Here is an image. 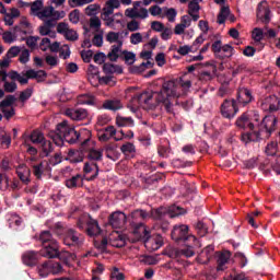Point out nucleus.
<instances>
[{"mask_svg": "<svg viewBox=\"0 0 280 280\" xmlns=\"http://www.w3.org/2000/svg\"><path fill=\"white\" fill-rule=\"evenodd\" d=\"M237 128L249 130L247 133L242 135V141H266L277 130V117L272 115L265 116L261 124L258 125V130L255 129V124L248 118V114H243L236 120Z\"/></svg>", "mask_w": 280, "mask_h": 280, "instance_id": "1", "label": "nucleus"}, {"mask_svg": "<svg viewBox=\"0 0 280 280\" xmlns=\"http://www.w3.org/2000/svg\"><path fill=\"white\" fill-rule=\"evenodd\" d=\"M191 89V81L183 78L164 81L159 92H155V101L163 104L166 113H172V97H182Z\"/></svg>", "mask_w": 280, "mask_h": 280, "instance_id": "2", "label": "nucleus"}, {"mask_svg": "<svg viewBox=\"0 0 280 280\" xmlns=\"http://www.w3.org/2000/svg\"><path fill=\"white\" fill-rule=\"evenodd\" d=\"M51 141H91V130L83 129L77 131L74 128L69 127L67 120L57 125L56 131L48 133Z\"/></svg>", "mask_w": 280, "mask_h": 280, "instance_id": "3", "label": "nucleus"}, {"mask_svg": "<svg viewBox=\"0 0 280 280\" xmlns=\"http://www.w3.org/2000/svg\"><path fill=\"white\" fill-rule=\"evenodd\" d=\"M152 213H154V210H151L150 212L143 210V209H137L133 210L130 213V225L133 229V235L136 237H148V228H145V220H150L152 218Z\"/></svg>", "mask_w": 280, "mask_h": 280, "instance_id": "4", "label": "nucleus"}, {"mask_svg": "<svg viewBox=\"0 0 280 280\" xmlns=\"http://www.w3.org/2000/svg\"><path fill=\"white\" fill-rule=\"evenodd\" d=\"M57 226L63 233L62 240L66 246H69V248H82L84 246V235L73 229H65L60 223Z\"/></svg>", "mask_w": 280, "mask_h": 280, "instance_id": "5", "label": "nucleus"}, {"mask_svg": "<svg viewBox=\"0 0 280 280\" xmlns=\"http://www.w3.org/2000/svg\"><path fill=\"white\" fill-rule=\"evenodd\" d=\"M185 211L178 206H171L170 208L161 207L152 212L153 220H163V218H178Z\"/></svg>", "mask_w": 280, "mask_h": 280, "instance_id": "6", "label": "nucleus"}, {"mask_svg": "<svg viewBox=\"0 0 280 280\" xmlns=\"http://www.w3.org/2000/svg\"><path fill=\"white\" fill-rule=\"evenodd\" d=\"M36 16L40 19V21H55L58 23L60 19H65L67 13L65 11H56L54 7H45L40 10V12L36 13Z\"/></svg>", "mask_w": 280, "mask_h": 280, "instance_id": "7", "label": "nucleus"}, {"mask_svg": "<svg viewBox=\"0 0 280 280\" xmlns=\"http://www.w3.org/2000/svg\"><path fill=\"white\" fill-rule=\"evenodd\" d=\"M108 244L114 248H124V246H126V236L117 231H114L108 237L102 240L101 248H106Z\"/></svg>", "mask_w": 280, "mask_h": 280, "instance_id": "8", "label": "nucleus"}, {"mask_svg": "<svg viewBox=\"0 0 280 280\" xmlns=\"http://www.w3.org/2000/svg\"><path fill=\"white\" fill-rule=\"evenodd\" d=\"M171 237L175 242H196V236L189 235V226L187 225H175L171 233Z\"/></svg>", "mask_w": 280, "mask_h": 280, "instance_id": "9", "label": "nucleus"}, {"mask_svg": "<svg viewBox=\"0 0 280 280\" xmlns=\"http://www.w3.org/2000/svg\"><path fill=\"white\" fill-rule=\"evenodd\" d=\"M221 115L224 119H233L240 108H237V101L235 100H225L220 107Z\"/></svg>", "mask_w": 280, "mask_h": 280, "instance_id": "10", "label": "nucleus"}, {"mask_svg": "<svg viewBox=\"0 0 280 280\" xmlns=\"http://www.w3.org/2000/svg\"><path fill=\"white\" fill-rule=\"evenodd\" d=\"M260 108L265 113H277L280 108V100L277 97V95H270L265 97L260 102Z\"/></svg>", "mask_w": 280, "mask_h": 280, "instance_id": "11", "label": "nucleus"}, {"mask_svg": "<svg viewBox=\"0 0 280 280\" xmlns=\"http://www.w3.org/2000/svg\"><path fill=\"white\" fill-rule=\"evenodd\" d=\"M149 236H140L136 237V241L139 242V240H143L145 248L149 250H159L163 246V236L156 235L153 237H150V231H148Z\"/></svg>", "mask_w": 280, "mask_h": 280, "instance_id": "12", "label": "nucleus"}, {"mask_svg": "<svg viewBox=\"0 0 280 280\" xmlns=\"http://www.w3.org/2000/svg\"><path fill=\"white\" fill-rule=\"evenodd\" d=\"M121 5V2L119 0H108L101 13L102 21L106 22V19H112L113 16H119V13L115 14V10Z\"/></svg>", "mask_w": 280, "mask_h": 280, "instance_id": "13", "label": "nucleus"}, {"mask_svg": "<svg viewBox=\"0 0 280 280\" xmlns=\"http://www.w3.org/2000/svg\"><path fill=\"white\" fill-rule=\"evenodd\" d=\"M57 32H58V34H62V36H65L66 40H70V43H75V40H78V38L80 37L78 35V32L73 28H70L69 24H67L65 22H60L57 25Z\"/></svg>", "mask_w": 280, "mask_h": 280, "instance_id": "14", "label": "nucleus"}, {"mask_svg": "<svg viewBox=\"0 0 280 280\" xmlns=\"http://www.w3.org/2000/svg\"><path fill=\"white\" fill-rule=\"evenodd\" d=\"M156 92H142L140 94H137L133 96L132 101L137 102L139 106H145V108H154V105L152 104L153 97L156 98Z\"/></svg>", "mask_w": 280, "mask_h": 280, "instance_id": "15", "label": "nucleus"}, {"mask_svg": "<svg viewBox=\"0 0 280 280\" xmlns=\"http://www.w3.org/2000/svg\"><path fill=\"white\" fill-rule=\"evenodd\" d=\"M9 78H10V80L19 81L21 84H27L30 82V80H35L36 70L30 69L24 73V75H21V73L16 72L14 70H11L9 72Z\"/></svg>", "mask_w": 280, "mask_h": 280, "instance_id": "16", "label": "nucleus"}, {"mask_svg": "<svg viewBox=\"0 0 280 280\" xmlns=\"http://www.w3.org/2000/svg\"><path fill=\"white\" fill-rule=\"evenodd\" d=\"M128 217L122 211H115L109 215V224L113 229H124Z\"/></svg>", "mask_w": 280, "mask_h": 280, "instance_id": "17", "label": "nucleus"}, {"mask_svg": "<svg viewBox=\"0 0 280 280\" xmlns=\"http://www.w3.org/2000/svg\"><path fill=\"white\" fill-rule=\"evenodd\" d=\"M59 255L60 246L58 245V242L43 245V248L40 249V256L47 257L48 259H56V257H59Z\"/></svg>", "mask_w": 280, "mask_h": 280, "instance_id": "18", "label": "nucleus"}, {"mask_svg": "<svg viewBox=\"0 0 280 280\" xmlns=\"http://www.w3.org/2000/svg\"><path fill=\"white\" fill-rule=\"evenodd\" d=\"M65 115L73 121H84L89 117V112L85 108H68Z\"/></svg>", "mask_w": 280, "mask_h": 280, "instance_id": "19", "label": "nucleus"}, {"mask_svg": "<svg viewBox=\"0 0 280 280\" xmlns=\"http://www.w3.org/2000/svg\"><path fill=\"white\" fill-rule=\"evenodd\" d=\"M253 100H255V97H253V92H250V90L246 88L238 89L236 103H238L241 106H246L250 104Z\"/></svg>", "mask_w": 280, "mask_h": 280, "instance_id": "20", "label": "nucleus"}, {"mask_svg": "<svg viewBox=\"0 0 280 280\" xmlns=\"http://www.w3.org/2000/svg\"><path fill=\"white\" fill-rule=\"evenodd\" d=\"M257 19L264 21L265 23H270V9L268 8V2L266 0L259 2L258 4Z\"/></svg>", "mask_w": 280, "mask_h": 280, "instance_id": "21", "label": "nucleus"}, {"mask_svg": "<svg viewBox=\"0 0 280 280\" xmlns=\"http://www.w3.org/2000/svg\"><path fill=\"white\" fill-rule=\"evenodd\" d=\"M86 233L90 237H95V235H100L102 233V228H100V223L97 220L89 217L86 221Z\"/></svg>", "mask_w": 280, "mask_h": 280, "instance_id": "22", "label": "nucleus"}, {"mask_svg": "<svg viewBox=\"0 0 280 280\" xmlns=\"http://www.w3.org/2000/svg\"><path fill=\"white\" fill-rule=\"evenodd\" d=\"M83 172L91 175L89 180H95L100 174V166H97V163H85Z\"/></svg>", "mask_w": 280, "mask_h": 280, "instance_id": "23", "label": "nucleus"}, {"mask_svg": "<svg viewBox=\"0 0 280 280\" xmlns=\"http://www.w3.org/2000/svg\"><path fill=\"white\" fill-rule=\"evenodd\" d=\"M188 14L195 22L200 19V4L196 0L188 3Z\"/></svg>", "mask_w": 280, "mask_h": 280, "instance_id": "24", "label": "nucleus"}, {"mask_svg": "<svg viewBox=\"0 0 280 280\" xmlns=\"http://www.w3.org/2000/svg\"><path fill=\"white\" fill-rule=\"evenodd\" d=\"M122 45L124 43L119 42L117 45L112 46L110 51L107 54V58L110 60V62H117L119 59V54H121Z\"/></svg>", "mask_w": 280, "mask_h": 280, "instance_id": "25", "label": "nucleus"}, {"mask_svg": "<svg viewBox=\"0 0 280 280\" xmlns=\"http://www.w3.org/2000/svg\"><path fill=\"white\" fill-rule=\"evenodd\" d=\"M55 20H46L42 26H39V34L40 36H47L51 34V28L56 27Z\"/></svg>", "mask_w": 280, "mask_h": 280, "instance_id": "26", "label": "nucleus"}, {"mask_svg": "<svg viewBox=\"0 0 280 280\" xmlns=\"http://www.w3.org/2000/svg\"><path fill=\"white\" fill-rule=\"evenodd\" d=\"M231 259V253L230 252H223L218 255L217 264L218 268L217 270H224V266L229 264V260Z\"/></svg>", "mask_w": 280, "mask_h": 280, "instance_id": "27", "label": "nucleus"}, {"mask_svg": "<svg viewBox=\"0 0 280 280\" xmlns=\"http://www.w3.org/2000/svg\"><path fill=\"white\" fill-rule=\"evenodd\" d=\"M77 103L81 105L86 104L88 106H95L96 100L95 96L91 94H81L78 96Z\"/></svg>", "mask_w": 280, "mask_h": 280, "instance_id": "28", "label": "nucleus"}, {"mask_svg": "<svg viewBox=\"0 0 280 280\" xmlns=\"http://www.w3.org/2000/svg\"><path fill=\"white\" fill-rule=\"evenodd\" d=\"M22 139H24V141L26 139H31V141H45V135H43V131H40L39 129H35V130L32 131L31 135L25 132L22 136Z\"/></svg>", "mask_w": 280, "mask_h": 280, "instance_id": "29", "label": "nucleus"}, {"mask_svg": "<svg viewBox=\"0 0 280 280\" xmlns=\"http://www.w3.org/2000/svg\"><path fill=\"white\" fill-rule=\"evenodd\" d=\"M16 174L20 178V180H22V183H30V176H31V171L30 168H27V166H19L16 168Z\"/></svg>", "mask_w": 280, "mask_h": 280, "instance_id": "30", "label": "nucleus"}, {"mask_svg": "<svg viewBox=\"0 0 280 280\" xmlns=\"http://www.w3.org/2000/svg\"><path fill=\"white\" fill-rule=\"evenodd\" d=\"M36 259H38V254L36 252H26L22 256V261L26 266H34Z\"/></svg>", "mask_w": 280, "mask_h": 280, "instance_id": "31", "label": "nucleus"}, {"mask_svg": "<svg viewBox=\"0 0 280 280\" xmlns=\"http://www.w3.org/2000/svg\"><path fill=\"white\" fill-rule=\"evenodd\" d=\"M265 154L267 156H277L279 154V143L277 141L268 142L265 147Z\"/></svg>", "mask_w": 280, "mask_h": 280, "instance_id": "32", "label": "nucleus"}, {"mask_svg": "<svg viewBox=\"0 0 280 280\" xmlns=\"http://www.w3.org/2000/svg\"><path fill=\"white\" fill-rule=\"evenodd\" d=\"M120 150L122 154H125V156H127L128 159H133L135 154H137V149L131 142L122 144Z\"/></svg>", "mask_w": 280, "mask_h": 280, "instance_id": "33", "label": "nucleus"}, {"mask_svg": "<svg viewBox=\"0 0 280 280\" xmlns=\"http://www.w3.org/2000/svg\"><path fill=\"white\" fill-rule=\"evenodd\" d=\"M105 110H119L122 108L121 102L118 100H107L103 103Z\"/></svg>", "mask_w": 280, "mask_h": 280, "instance_id": "34", "label": "nucleus"}, {"mask_svg": "<svg viewBox=\"0 0 280 280\" xmlns=\"http://www.w3.org/2000/svg\"><path fill=\"white\" fill-rule=\"evenodd\" d=\"M103 71L106 74H113V73L121 74V73H124V69L120 66L113 65V63H104L103 65Z\"/></svg>", "mask_w": 280, "mask_h": 280, "instance_id": "35", "label": "nucleus"}, {"mask_svg": "<svg viewBox=\"0 0 280 280\" xmlns=\"http://www.w3.org/2000/svg\"><path fill=\"white\" fill-rule=\"evenodd\" d=\"M116 125L119 128L132 127V126H135V120L132 119V117H124V116L118 115L116 117Z\"/></svg>", "mask_w": 280, "mask_h": 280, "instance_id": "36", "label": "nucleus"}, {"mask_svg": "<svg viewBox=\"0 0 280 280\" xmlns=\"http://www.w3.org/2000/svg\"><path fill=\"white\" fill-rule=\"evenodd\" d=\"M164 14L161 15L162 19L164 16L167 19L168 23H174L176 21V16H178V11L174 8H164Z\"/></svg>", "mask_w": 280, "mask_h": 280, "instance_id": "37", "label": "nucleus"}, {"mask_svg": "<svg viewBox=\"0 0 280 280\" xmlns=\"http://www.w3.org/2000/svg\"><path fill=\"white\" fill-rule=\"evenodd\" d=\"M81 183H82V175L77 174L66 180V187H68V189H75V187H80Z\"/></svg>", "mask_w": 280, "mask_h": 280, "instance_id": "38", "label": "nucleus"}, {"mask_svg": "<svg viewBox=\"0 0 280 280\" xmlns=\"http://www.w3.org/2000/svg\"><path fill=\"white\" fill-rule=\"evenodd\" d=\"M90 161H102L104 159V149H91L88 153Z\"/></svg>", "mask_w": 280, "mask_h": 280, "instance_id": "39", "label": "nucleus"}, {"mask_svg": "<svg viewBox=\"0 0 280 280\" xmlns=\"http://www.w3.org/2000/svg\"><path fill=\"white\" fill-rule=\"evenodd\" d=\"M231 14V9L229 7H222L219 14H218V20L217 22L219 25H224L226 22L228 16Z\"/></svg>", "mask_w": 280, "mask_h": 280, "instance_id": "40", "label": "nucleus"}, {"mask_svg": "<svg viewBox=\"0 0 280 280\" xmlns=\"http://www.w3.org/2000/svg\"><path fill=\"white\" fill-rule=\"evenodd\" d=\"M194 246H198V238H196V242H192V244L186 245V247L180 250V255H184V257H194L196 255Z\"/></svg>", "mask_w": 280, "mask_h": 280, "instance_id": "41", "label": "nucleus"}, {"mask_svg": "<svg viewBox=\"0 0 280 280\" xmlns=\"http://www.w3.org/2000/svg\"><path fill=\"white\" fill-rule=\"evenodd\" d=\"M58 258L61 261H65V264L69 265L70 261H75L77 256H75L74 253H70V252L65 250V252H59Z\"/></svg>", "mask_w": 280, "mask_h": 280, "instance_id": "42", "label": "nucleus"}, {"mask_svg": "<svg viewBox=\"0 0 280 280\" xmlns=\"http://www.w3.org/2000/svg\"><path fill=\"white\" fill-rule=\"evenodd\" d=\"M37 272H38L39 277H43V278L49 277V275H50L49 260L38 265Z\"/></svg>", "mask_w": 280, "mask_h": 280, "instance_id": "43", "label": "nucleus"}, {"mask_svg": "<svg viewBox=\"0 0 280 280\" xmlns=\"http://www.w3.org/2000/svg\"><path fill=\"white\" fill-rule=\"evenodd\" d=\"M39 240H40L43 246H45L47 244H51L52 242H58L54 238V236H51V232H49V231L42 232L39 235Z\"/></svg>", "mask_w": 280, "mask_h": 280, "instance_id": "44", "label": "nucleus"}, {"mask_svg": "<svg viewBox=\"0 0 280 280\" xmlns=\"http://www.w3.org/2000/svg\"><path fill=\"white\" fill-rule=\"evenodd\" d=\"M117 135V129H115V127L109 126L105 129L104 133L102 135V137L108 141L110 139H115V141H117V137H115Z\"/></svg>", "mask_w": 280, "mask_h": 280, "instance_id": "45", "label": "nucleus"}, {"mask_svg": "<svg viewBox=\"0 0 280 280\" xmlns=\"http://www.w3.org/2000/svg\"><path fill=\"white\" fill-rule=\"evenodd\" d=\"M14 102H16V96L7 95L5 98L0 102V108H10V106L14 105Z\"/></svg>", "mask_w": 280, "mask_h": 280, "instance_id": "46", "label": "nucleus"}, {"mask_svg": "<svg viewBox=\"0 0 280 280\" xmlns=\"http://www.w3.org/2000/svg\"><path fill=\"white\" fill-rule=\"evenodd\" d=\"M50 275H60L62 272V265L60 262H56L54 260H48Z\"/></svg>", "mask_w": 280, "mask_h": 280, "instance_id": "47", "label": "nucleus"}, {"mask_svg": "<svg viewBox=\"0 0 280 280\" xmlns=\"http://www.w3.org/2000/svg\"><path fill=\"white\" fill-rule=\"evenodd\" d=\"M45 173V164L40 162L39 164L33 165V174L35 178H43V174Z\"/></svg>", "mask_w": 280, "mask_h": 280, "instance_id": "48", "label": "nucleus"}, {"mask_svg": "<svg viewBox=\"0 0 280 280\" xmlns=\"http://www.w3.org/2000/svg\"><path fill=\"white\" fill-rule=\"evenodd\" d=\"M10 188V177L5 174H0V191H8Z\"/></svg>", "mask_w": 280, "mask_h": 280, "instance_id": "49", "label": "nucleus"}, {"mask_svg": "<svg viewBox=\"0 0 280 280\" xmlns=\"http://www.w3.org/2000/svg\"><path fill=\"white\" fill-rule=\"evenodd\" d=\"M158 152L162 159H167L172 154V149H170V144H162L159 147Z\"/></svg>", "mask_w": 280, "mask_h": 280, "instance_id": "50", "label": "nucleus"}, {"mask_svg": "<svg viewBox=\"0 0 280 280\" xmlns=\"http://www.w3.org/2000/svg\"><path fill=\"white\" fill-rule=\"evenodd\" d=\"M221 51L224 54L223 58H232V56H235V48L229 44L223 45Z\"/></svg>", "mask_w": 280, "mask_h": 280, "instance_id": "51", "label": "nucleus"}, {"mask_svg": "<svg viewBox=\"0 0 280 280\" xmlns=\"http://www.w3.org/2000/svg\"><path fill=\"white\" fill-rule=\"evenodd\" d=\"M88 75H89V80L91 82V80H95V78H100V68L90 65V67L88 68Z\"/></svg>", "mask_w": 280, "mask_h": 280, "instance_id": "52", "label": "nucleus"}, {"mask_svg": "<svg viewBox=\"0 0 280 280\" xmlns=\"http://www.w3.org/2000/svg\"><path fill=\"white\" fill-rule=\"evenodd\" d=\"M122 55H124V60L126 65H135V60H137V55L128 50H124Z\"/></svg>", "mask_w": 280, "mask_h": 280, "instance_id": "53", "label": "nucleus"}, {"mask_svg": "<svg viewBox=\"0 0 280 280\" xmlns=\"http://www.w3.org/2000/svg\"><path fill=\"white\" fill-rule=\"evenodd\" d=\"M42 150H43L45 156H49V154H51V152H54V142H51V141L42 142Z\"/></svg>", "mask_w": 280, "mask_h": 280, "instance_id": "54", "label": "nucleus"}, {"mask_svg": "<svg viewBox=\"0 0 280 280\" xmlns=\"http://www.w3.org/2000/svg\"><path fill=\"white\" fill-rule=\"evenodd\" d=\"M34 94V89L27 88L20 93V102L25 103Z\"/></svg>", "mask_w": 280, "mask_h": 280, "instance_id": "55", "label": "nucleus"}, {"mask_svg": "<svg viewBox=\"0 0 280 280\" xmlns=\"http://www.w3.org/2000/svg\"><path fill=\"white\" fill-rule=\"evenodd\" d=\"M90 27L91 30H95V32H100L102 28V20H100L97 16H92L90 19Z\"/></svg>", "mask_w": 280, "mask_h": 280, "instance_id": "56", "label": "nucleus"}, {"mask_svg": "<svg viewBox=\"0 0 280 280\" xmlns=\"http://www.w3.org/2000/svg\"><path fill=\"white\" fill-rule=\"evenodd\" d=\"M110 280H126L124 272L119 271V268L114 267L110 273Z\"/></svg>", "mask_w": 280, "mask_h": 280, "instance_id": "57", "label": "nucleus"}, {"mask_svg": "<svg viewBox=\"0 0 280 280\" xmlns=\"http://www.w3.org/2000/svg\"><path fill=\"white\" fill-rule=\"evenodd\" d=\"M43 10V0H36L31 4V12L36 16Z\"/></svg>", "mask_w": 280, "mask_h": 280, "instance_id": "58", "label": "nucleus"}, {"mask_svg": "<svg viewBox=\"0 0 280 280\" xmlns=\"http://www.w3.org/2000/svg\"><path fill=\"white\" fill-rule=\"evenodd\" d=\"M5 93H14L19 86L16 85V80H12L11 82H5L3 85Z\"/></svg>", "mask_w": 280, "mask_h": 280, "instance_id": "59", "label": "nucleus"}, {"mask_svg": "<svg viewBox=\"0 0 280 280\" xmlns=\"http://www.w3.org/2000/svg\"><path fill=\"white\" fill-rule=\"evenodd\" d=\"M135 132L131 130H128L127 132H124V130H120L117 132L116 141H121V139H133Z\"/></svg>", "mask_w": 280, "mask_h": 280, "instance_id": "60", "label": "nucleus"}, {"mask_svg": "<svg viewBox=\"0 0 280 280\" xmlns=\"http://www.w3.org/2000/svg\"><path fill=\"white\" fill-rule=\"evenodd\" d=\"M69 21L70 23H73L74 25H78L80 23V10L75 9L69 13Z\"/></svg>", "mask_w": 280, "mask_h": 280, "instance_id": "61", "label": "nucleus"}, {"mask_svg": "<svg viewBox=\"0 0 280 280\" xmlns=\"http://www.w3.org/2000/svg\"><path fill=\"white\" fill-rule=\"evenodd\" d=\"M127 30L129 32H139V30H141V23L137 20H132L127 23Z\"/></svg>", "mask_w": 280, "mask_h": 280, "instance_id": "62", "label": "nucleus"}, {"mask_svg": "<svg viewBox=\"0 0 280 280\" xmlns=\"http://www.w3.org/2000/svg\"><path fill=\"white\" fill-rule=\"evenodd\" d=\"M130 43L131 45H139L143 43V35L141 33H132L130 35Z\"/></svg>", "mask_w": 280, "mask_h": 280, "instance_id": "63", "label": "nucleus"}, {"mask_svg": "<svg viewBox=\"0 0 280 280\" xmlns=\"http://www.w3.org/2000/svg\"><path fill=\"white\" fill-rule=\"evenodd\" d=\"M174 32L172 31L171 27H165L164 30L161 31V38L162 40H170V38H172Z\"/></svg>", "mask_w": 280, "mask_h": 280, "instance_id": "64", "label": "nucleus"}]
</instances>
